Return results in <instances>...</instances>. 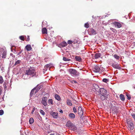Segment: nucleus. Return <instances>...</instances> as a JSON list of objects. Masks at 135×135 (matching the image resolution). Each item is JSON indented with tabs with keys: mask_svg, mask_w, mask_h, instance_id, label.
Here are the masks:
<instances>
[{
	"mask_svg": "<svg viewBox=\"0 0 135 135\" xmlns=\"http://www.w3.org/2000/svg\"><path fill=\"white\" fill-rule=\"evenodd\" d=\"M93 71L95 73H102L104 72V68L98 65H95L93 68Z\"/></svg>",
	"mask_w": 135,
	"mask_h": 135,
	"instance_id": "f257e3e1",
	"label": "nucleus"
},
{
	"mask_svg": "<svg viewBox=\"0 0 135 135\" xmlns=\"http://www.w3.org/2000/svg\"><path fill=\"white\" fill-rule=\"evenodd\" d=\"M36 74L35 69L34 67H32L26 71L25 74L24 75H27L33 76L35 75Z\"/></svg>",
	"mask_w": 135,
	"mask_h": 135,
	"instance_id": "f03ea898",
	"label": "nucleus"
},
{
	"mask_svg": "<svg viewBox=\"0 0 135 135\" xmlns=\"http://www.w3.org/2000/svg\"><path fill=\"white\" fill-rule=\"evenodd\" d=\"M66 126L74 131L76 130L77 129V127L70 121H69L67 122Z\"/></svg>",
	"mask_w": 135,
	"mask_h": 135,
	"instance_id": "7ed1b4c3",
	"label": "nucleus"
},
{
	"mask_svg": "<svg viewBox=\"0 0 135 135\" xmlns=\"http://www.w3.org/2000/svg\"><path fill=\"white\" fill-rule=\"evenodd\" d=\"M99 95L100 99L102 101L107 100L109 98V95L108 93L105 94H103Z\"/></svg>",
	"mask_w": 135,
	"mask_h": 135,
	"instance_id": "20e7f679",
	"label": "nucleus"
},
{
	"mask_svg": "<svg viewBox=\"0 0 135 135\" xmlns=\"http://www.w3.org/2000/svg\"><path fill=\"white\" fill-rule=\"evenodd\" d=\"M127 123L128 124V129L130 130H133L134 128V126L132 121L130 120H127Z\"/></svg>",
	"mask_w": 135,
	"mask_h": 135,
	"instance_id": "39448f33",
	"label": "nucleus"
},
{
	"mask_svg": "<svg viewBox=\"0 0 135 135\" xmlns=\"http://www.w3.org/2000/svg\"><path fill=\"white\" fill-rule=\"evenodd\" d=\"M69 73L72 75H78V73L75 69H70L68 70Z\"/></svg>",
	"mask_w": 135,
	"mask_h": 135,
	"instance_id": "423d86ee",
	"label": "nucleus"
},
{
	"mask_svg": "<svg viewBox=\"0 0 135 135\" xmlns=\"http://www.w3.org/2000/svg\"><path fill=\"white\" fill-rule=\"evenodd\" d=\"M88 34L90 35H95L97 32L93 28H89L88 30Z\"/></svg>",
	"mask_w": 135,
	"mask_h": 135,
	"instance_id": "0eeeda50",
	"label": "nucleus"
},
{
	"mask_svg": "<svg viewBox=\"0 0 135 135\" xmlns=\"http://www.w3.org/2000/svg\"><path fill=\"white\" fill-rule=\"evenodd\" d=\"M50 115L52 116L54 118L56 119L58 117V113L57 112L51 111L50 112Z\"/></svg>",
	"mask_w": 135,
	"mask_h": 135,
	"instance_id": "6e6552de",
	"label": "nucleus"
},
{
	"mask_svg": "<svg viewBox=\"0 0 135 135\" xmlns=\"http://www.w3.org/2000/svg\"><path fill=\"white\" fill-rule=\"evenodd\" d=\"M99 95L108 93L107 91L104 88H99Z\"/></svg>",
	"mask_w": 135,
	"mask_h": 135,
	"instance_id": "1a4fd4ad",
	"label": "nucleus"
},
{
	"mask_svg": "<svg viewBox=\"0 0 135 135\" xmlns=\"http://www.w3.org/2000/svg\"><path fill=\"white\" fill-rule=\"evenodd\" d=\"M47 100V98L46 97H44L42 99L41 103L44 106H46L47 105V102H46Z\"/></svg>",
	"mask_w": 135,
	"mask_h": 135,
	"instance_id": "9d476101",
	"label": "nucleus"
},
{
	"mask_svg": "<svg viewBox=\"0 0 135 135\" xmlns=\"http://www.w3.org/2000/svg\"><path fill=\"white\" fill-rule=\"evenodd\" d=\"M113 24L115 26L118 28H120L122 26L121 24L118 22L115 21L113 23Z\"/></svg>",
	"mask_w": 135,
	"mask_h": 135,
	"instance_id": "9b49d317",
	"label": "nucleus"
},
{
	"mask_svg": "<svg viewBox=\"0 0 135 135\" xmlns=\"http://www.w3.org/2000/svg\"><path fill=\"white\" fill-rule=\"evenodd\" d=\"M118 108L114 106L113 107L112 109L113 113H117L118 112Z\"/></svg>",
	"mask_w": 135,
	"mask_h": 135,
	"instance_id": "f8f14e48",
	"label": "nucleus"
},
{
	"mask_svg": "<svg viewBox=\"0 0 135 135\" xmlns=\"http://www.w3.org/2000/svg\"><path fill=\"white\" fill-rule=\"evenodd\" d=\"M42 87V86L41 85L38 86L37 85L36 87L34 88H35V93H37Z\"/></svg>",
	"mask_w": 135,
	"mask_h": 135,
	"instance_id": "ddd939ff",
	"label": "nucleus"
},
{
	"mask_svg": "<svg viewBox=\"0 0 135 135\" xmlns=\"http://www.w3.org/2000/svg\"><path fill=\"white\" fill-rule=\"evenodd\" d=\"M78 112L79 114L83 115V111L82 109L80 107H78Z\"/></svg>",
	"mask_w": 135,
	"mask_h": 135,
	"instance_id": "4468645a",
	"label": "nucleus"
},
{
	"mask_svg": "<svg viewBox=\"0 0 135 135\" xmlns=\"http://www.w3.org/2000/svg\"><path fill=\"white\" fill-rule=\"evenodd\" d=\"M112 66L113 68L116 69H119L120 68L118 64L114 63L112 64Z\"/></svg>",
	"mask_w": 135,
	"mask_h": 135,
	"instance_id": "2eb2a0df",
	"label": "nucleus"
},
{
	"mask_svg": "<svg viewBox=\"0 0 135 135\" xmlns=\"http://www.w3.org/2000/svg\"><path fill=\"white\" fill-rule=\"evenodd\" d=\"M25 49L27 51H29L31 50L32 47L30 45H27L26 46Z\"/></svg>",
	"mask_w": 135,
	"mask_h": 135,
	"instance_id": "dca6fc26",
	"label": "nucleus"
},
{
	"mask_svg": "<svg viewBox=\"0 0 135 135\" xmlns=\"http://www.w3.org/2000/svg\"><path fill=\"white\" fill-rule=\"evenodd\" d=\"M69 116L70 118L71 119H74L75 117V114L72 113H70Z\"/></svg>",
	"mask_w": 135,
	"mask_h": 135,
	"instance_id": "f3484780",
	"label": "nucleus"
},
{
	"mask_svg": "<svg viewBox=\"0 0 135 135\" xmlns=\"http://www.w3.org/2000/svg\"><path fill=\"white\" fill-rule=\"evenodd\" d=\"M119 98L122 101H124L125 100V98L124 95L123 94H121L120 95Z\"/></svg>",
	"mask_w": 135,
	"mask_h": 135,
	"instance_id": "a211bd4d",
	"label": "nucleus"
},
{
	"mask_svg": "<svg viewBox=\"0 0 135 135\" xmlns=\"http://www.w3.org/2000/svg\"><path fill=\"white\" fill-rule=\"evenodd\" d=\"M101 55L100 53H97L94 56L95 58L96 59H98L100 57Z\"/></svg>",
	"mask_w": 135,
	"mask_h": 135,
	"instance_id": "6ab92c4d",
	"label": "nucleus"
},
{
	"mask_svg": "<svg viewBox=\"0 0 135 135\" xmlns=\"http://www.w3.org/2000/svg\"><path fill=\"white\" fill-rule=\"evenodd\" d=\"M7 55V52L6 51H4L3 52L2 54V58L5 59L6 58Z\"/></svg>",
	"mask_w": 135,
	"mask_h": 135,
	"instance_id": "aec40b11",
	"label": "nucleus"
},
{
	"mask_svg": "<svg viewBox=\"0 0 135 135\" xmlns=\"http://www.w3.org/2000/svg\"><path fill=\"white\" fill-rule=\"evenodd\" d=\"M75 59L76 61L79 62H80L81 61V59L80 56H76L75 57Z\"/></svg>",
	"mask_w": 135,
	"mask_h": 135,
	"instance_id": "412c9836",
	"label": "nucleus"
},
{
	"mask_svg": "<svg viewBox=\"0 0 135 135\" xmlns=\"http://www.w3.org/2000/svg\"><path fill=\"white\" fill-rule=\"evenodd\" d=\"M60 46L62 47H64L67 45V44L66 42L63 41L60 44Z\"/></svg>",
	"mask_w": 135,
	"mask_h": 135,
	"instance_id": "4be33fe9",
	"label": "nucleus"
},
{
	"mask_svg": "<svg viewBox=\"0 0 135 135\" xmlns=\"http://www.w3.org/2000/svg\"><path fill=\"white\" fill-rule=\"evenodd\" d=\"M55 98L58 101H59L61 99L60 97L58 95L56 94L55 95Z\"/></svg>",
	"mask_w": 135,
	"mask_h": 135,
	"instance_id": "5701e85b",
	"label": "nucleus"
},
{
	"mask_svg": "<svg viewBox=\"0 0 135 135\" xmlns=\"http://www.w3.org/2000/svg\"><path fill=\"white\" fill-rule=\"evenodd\" d=\"M42 33L43 34L47 33V30L46 28H44L42 29Z\"/></svg>",
	"mask_w": 135,
	"mask_h": 135,
	"instance_id": "b1692460",
	"label": "nucleus"
},
{
	"mask_svg": "<svg viewBox=\"0 0 135 135\" xmlns=\"http://www.w3.org/2000/svg\"><path fill=\"white\" fill-rule=\"evenodd\" d=\"M21 61L20 60H17V61H16L15 63L14 64V65H17L18 66L20 63L21 62Z\"/></svg>",
	"mask_w": 135,
	"mask_h": 135,
	"instance_id": "393cba45",
	"label": "nucleus"
},
{
	"mask_svg": "<svg viewBox=\"0 0 135 135\" xmlns=\"http://www.w3.org/2000/svg\"><path fill=\"white\" fill-rule=\"evenodd\" d=\"M35 88H34L31 91L30 93V95L31 97L32 96L34 93V90H35Z\"/></svg>",
	"mask_w": 135,
	"mask_h": 135,
	"instance_id": "a878e982",
	"label": "nucleus"
},
{
	"mask_svg": "<svg viewBox=\"0 0 135 135\" xmlns=\"http://www.w3.org/2000/svg\"><path fill=\"white\" fill-rule=\"evenodd\" d=\"M67 104L70 106H72V104L71 103V101L70 100H68L67 101Z\"/></svg>",
	"mask_w": 135,
	"mask_h": 135,
	"instance_id": "bb28decb",
	"label": "nucleus"
},
{
	"mask_svg": "<svg viewBox=\"0 0 135 135\" xmlns=\"http://www.w3.org/2000/svg\"><path fill=\"white\" fill-rule=\"evenodd\" d=\"M63 60L65 61H69L71 60L65 57H64L63 58Z\"/></svg>",
	"mask_w": 135,
	"mask_h": 135,
	"instance_id": "cd10ccee",
	"label": "nucleus"
},
{
	"mask_svg": "<svg viewBox=\"0 0 135 135\" xmlns=\"http://www.w3.org/2000/svg\"><path fill=\"white\" fill-rule=\"evenodd\" d=\"M50 66V65L49 64H47L45 65L44 66V70H45L46 71L47 70V69Z\"/></svg>",
	"mask_w": 135,
	"mask_h": 135,
	"instance_id": "c85d7f7f",
	"label": "nucleus"
},
{
	"mask_svg": "<svg viewBox=\"0 0 135 135\" xmlns=\"http://www.w3.org/2000/svg\"><path fill=\"white\" fill-rule=\"evenodd\" d=\"M48 103L49 104H53L52 100L51 99H49L48 101Z\"/></svg>",
	"mask_w": 135,
	"mask_h": 135,
	"instance_id": "c756f323",
	"label": "nucleus"
},
{
	"mask_svg": "<svg viewBox=\"0 0 135 135\" xmlns=\"http://www.w3.org/2000/svg\"><path fill=\"white\" fill-rule=\"evenodd\" d=\"M29 122L30 124L34 122V120L32 118H31L29 120Z\"/></svg>",
	"mask_w": 135,
	"mask_h": 135,
	"instance_id": "7c9ffc66",
	"label": "nucleus"
},
{
	"mask_svg": "<svg viewBox=\"0 0 135 135\" xmlns=\"http://www.w3.org/2000/svg\"><path fill=\"white\" fill-rule=\"evenodd\" d=\"M4 81L3 79L2 76H0V84H2Z\"/></svg>",
	"mask_w": 135,
	"mask_h": 135,
	"instance_id": "2f4dec72",
	"label": "nucleus"
},
{
	"mask_svg": "<svg viewBox=\"0 0 135 135\" xmlns=\"http://www.w3.org/2000/svg\"><path fill=\"white\" fill-rule=\"evenodd\" d=\"M102 81L104 82L107 83V82L109 81V80L108 79H107L106 78H104L103 79Z\"/></svg>",
	"mask_w": 135,
	"mask_h": 135,
	"instance_id": "473e14b6",
	"label": "nucleus"
},
{
	"mask_svg": "<svg viewBox=\"0 0 135 135\" xmlns=\"http://www.w3.org/2000/svg\"><path fill=\"white\" fill-rule=\"evenodd\" d=\"M110 29L112 31L115 33H116L117 32V31L115 29L111 28H110Z\"/></svg>",
	"mask_w": 135,
	"mask_h": 135,
	"instance_id": "72a5a7b5",
	"label": "nucleus"
},
{
	"mask_svg": "<svg viewBox=\"0 0 135 135\" xmlns=\"http://www.w3.org/2000/svg\"><path fill=\"white\" fill-rule=\"evenodd\" d=\"M126 96L127 97V99L128 100H130L131 98V97L130 95L128 93L126 94Z\"/></svg>",
	"mask_w": 135,
	"mask_h": 135,
	"instance_id": "f704fd0d",
	"label": "nucleus"
},
{
	"mask_svg": "<svg viewBox=\"0 0 135 135\" xmlns=\"http://www.w3.org/2000/svg\"><path fill=\"white\" fill-rule=\"evenodd\" d=\"M40 113L43 115H44L45 114V113L42 110H41V109L40 110Z\"/></svg>",
	"mask_w": 135,
	"mask_h": 135,
	"instance_id": "c9c22d12",
	"label": "nucleus"
},
{
	"mask_svg": "<svg viewBox=\"0 0 135 135\" xmlns=\"http://www.w3.org/2000/svg\"><path fill=\"white\" fill-rule=\"evenodd\" d=\"M84 26L86 28H88L89 27V23H87L85 24Z\"/></svg>",
	"mask_w": 135,
	"mask_h": 135,
	"instance_id": "e433bc0d",
	"label": "nucleus"
},
{
	"mask_svg": "<svg viewBox=\"0 0 135 135\" xmlns=\"http://www.w3.org/2000/svg\"><path fill=\"white\" fill-rule=\"evenodd\" d=\"M19 38L20 39L24 41V36H20Z\"/></svg>",
	"mask_w": 135,
	"mask_h": 135,
	"instance_id": "4c0bfd02",
	"label": "nucleus"
},
{
	"mask_svg": "<svg viewBox=\"0 0 135 135\" xmlns=\"http://www.w3.org/2000/svg\"><path fill=\"white\" fill-rule=\"evenodd\" d=\"M3 88L1 86H0V95H1L3 92Z\"/></svg>",
	"mask_w": 135,
	"mask_h": 135,
	"instance_id": "58836bf2",
	"label": "nucleus"
},
{
	"mask_svg": "<svg viewBox=\"0 0 135 135\" xmlns=\"http://www.w3.org/2000/svg\"><path fill=\"white\" fill-rule=\"evenodd\" d=\"M14 46H11V51H12L13 52V53H15V54H16V53H17V52H16V50H15V49H14V51H13V50H12V47H14Z\"/></svg>",
	"mask_w": 135,
	"mask_h": 135,
	"instance_id": "ea45409f",
	"label": "nucleus"
},
{
	"mask_svg": "<svg viewBox=\"0 0 135 135\" xmlns=\"http://www.w3.org/2000/svg\"><path fill=\"white\" fill-rule=\"evenodd\" d=\"M73 42V41L71 40H69L68 41V43L69 44H71Z\"/></svg>",
	"mask_w": 135,
	"mask_h": 135,
	"instance_id": "a19ab883",
	"label": "nucleus"
},
{
	"mask_svg": "<svg viewBox=\"0 0 135 135\" xmlns=\"http://www.w3.org/2000/svg\"><path fill=\"white\" fill-rule=\"evenodd\" d=\"M131 115L132 116V117L134 119L135 121V114L132 113L131 114Z\"/></svg>",
	"mask_w": 135,
	"mask_h": 135,
	"instance_id": "79ce46f5",
	"label": "nucleus"
},
{
	"mask_svg": "<svg viewBox=\"0 0 135 135\" xmlns=\"http://www.w3.org/2000/svg\"><path fill=\"white\" fill-rule=\"evenodd\" d=\"M114 57L117 59H118L119 58V56L116 55H115L114 56Z\"/></svg>",
	"mask_w": 135,
	"mask_h": 135,
	"instance_id": "37998d69",
	"label": "nucleus"
},
{
	"mask_svg": "<svg viewBox=\"0 0 135 135\" xmlns=\"http://www.w3.org/2000/svg\"><path fill=\"white\" fill-rule=\"evenodd\" d=\"M4 113V111L3 110H0V115H2Z\"/></svg>",
	"mask_w": 135,
	"mask_h": 135,
	"instance_id": "c03bdc74",
	"label": "nucleus"
},
{
	"mask_svg": "<svg viewBox=\"0 0 135 135\" xmlns=\"http://www.w3.org/2000/svg\"><path fill=\"white\" fill-rule=\"evenodd\" d=\"M73 111L74 113H76L77 112L76 109L75 107H74L73 108Z\"/></svg>",
	"mask_w": 135,
	"mask_h": 135,
	"instance_id": "a18cd8bd",
	"label": "nucleus"
},
{
	"mask_svg": "<svg viewBox=\"0 0 135 135\" xmlns=\"http://www.w3.org/2000/svg\"><path fill=\"white\" fill-rule=\"evenodd\" d=\"M72 99H73V102L75 104H76V100L74 99V98H72Z\"/></svg>",
	"mask_w": 135,
	"mask_h": 135,
	"instance_id": "49530a36",
	"label": "nucleus"
},
{
	"mask_svg": "<svg viewBox=\"0 0 135 135\" xmlns=\"http://www.w3.org/2000/svg\"><path fill=\"white\" fill-rule=\"evenodd\" d=\"M81 115L80 116V118L81 120H83L84 119V116L83 115Z\"/></svg>",
	"mask_w": 135,
	"mask_h": 135,
	"instance_id": "de8ad7c7",
	"label": "nucleus"
},
{
	"mask_svg": "<svg viewBox=\"0 0 135 135\" xmlns=\"http://www.w3.org/2000/svg\"><path fill=\"white\" fill-rule=\"evenodd\" d=\"M50 135H59V134H57L55 132L53 134H51Z\"/></svg>",
	"mask_w": 135,
	"mask_h": 135,
	"instance_id": "09e8293b",
	"label": "nucleus"
},
{
	"mask_svg": "<svg viewBox=\"0 0 135 135\" xmlns=\"http://www.w3.org/2000/svg\"><path fill=\"white\" fill-rule=\"evenodd\" d=\"M30 40V37L29 36H27V38L26 41H29Z\"/></svg>",
	"mask_w": 135,
	"mask_h": 135,
	"instance_id": "8fccbe9b",
	"label": "nucleus"
},
{
	"mask_svg": "<svg viewBox=\"0 0 135 135\" xmlns=\"http://www.w3.org/2000/svg\"><path fill=\"white\" fill-rule=\"evenodd\" d=\"M35 110V107H34L33 108L32 110V111L31 112V113L33 114L34 112V111Z\"/></svg>",
	"mask_w": 135,
	"mask_h": 135,
	"instance_id": "3c124183",
	"label": "nucleus"
},
{
	"mask_svg": "<svg viewBox=\"0 0 135 135\" xmlns=\"http://www.w3.org/2000/svg\"><path fill=\"white\" fill-rule=\"evenodd\" d=\"M22 50H21V51H20L19 52H18L17 53V55H20L22 52Z\"/></svg>",
	"mask_w": 135,
	"mask_h": 135,
	"instance_id": "603ef678",
	"label": "nucleus"
},
{
	"mask_svg": "<svg viewBox=\"0 0 135 135\" xmlns=\"http://www.w3.org/2000/svg\"><path fill=\"white\" fill-rule=\"evenodd\" d=\"M95 87L96 88V89H98L99 88V87L97 85H95Z\"/></svg>",
	"mask_w": 135,
	"mask_h": 135,
	"instance_id": "864d4df0",
	"label": "nucleus"
},
{
	"mask_svg": "<svg viewBox=\"0 0 135 135\" xmlns=\"http://www.w3.org/2000/svg\"><path fill=\"white\" fill-rule=\"evenodd\" d=\"M3 86H4V89L6 88L7 86L5 84H4Z\"/></svg>",
	"mask_w": 135,
	"mask_h": 135,
	"instance_id": "5fc2aeb1",
	"label": "nucleus"
},
{
	"mask_svg": "<svg viewBox=\"0 0 135 135\" xmlns=\"http://www.w3.org/2000/svg\"><path fill=\"white\" fill-rule=\"evenodd\" d=\"M60 112L61 113H63V111L62 110H61L60 111Z\"/></svg>",
	"mask_w": 135,
	"mask_h": 135,
	"instance_id": "6e6d98bb",
	"label": "nucleus"
},
{
	"mask_svg": "<svg viewBox=\"0 0 135 135\" xmlns=\"http://www.w3.org/2000/svg\"><path fill=\"white\" fill-rule=\"evenodd\" d=\"M48 59V58H46L45 59V61H47V60Z\"/></svg>",
	"mask_w": 135,
	"mask_h": 135,
	"instance_id": "4d7b16f0",
	"label": "nucleus"
},
{
	"mask_svg": "<svg viewBox=\"0 0 135 135\" xmlns=\"http://www.w3.org/2000/svg\"><path fill=\"white\" fill-rule=\"evenodd\" d=\"M74 81V82L75 83H77V82L76 81Z\"/></svg>",
	"mask_w": 135,
	"mask_h": 135,
	"instance_id": "13d9d810",
	"label": "nucleus"
},
{
	"mask_svg": "<svg viewBox=\"0 0 135 135\" xmlns=\"http://www.w3.org/2000/svg\"><path fill=\"white\" fill-rule=\"evenodd\" d=\"M10 55L11 56H13V54L12 53H11L10 54Z\"/></svg>",
	"mask_w": 135,
	"mask_h": 135,
	"instance_id": "bf43d9fd",
	"label": "nucleus"
},
{
	"mask_svg": "<svg viewBox=\"0 0 135 135\" xmlns=\"http://www.w3.org/2000/svg\"><path fill=\"white\" fill-rule=\"evenodd\" d=\"M1 59V55H0V60Z\"/></svg>",
	"mask_w": 135,
	"mask_h": 135,
	"instance_id": "052dcab7",
	"label": "nucleus"
}]
</instances>
